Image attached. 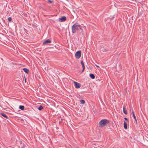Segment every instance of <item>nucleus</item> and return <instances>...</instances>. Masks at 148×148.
I'll use <instances>...</instances> for the list:
<instances>
[{
  "instance_id": "f257e3e1",
  "label": "nucleus",
  "mask_w": 148,
  "mask_h": 148,
  "mask_svg": "<svg viewBox=\"0 0 148 148\" xmlns=\"http://www.w3.org/2000/svg\"><path fill=\"white\" fill-rule=\"evenodd\" d=\"M80 30H82V26L79 23H75L72 27V32L73 33L78 32Z\"/></svg>"
},
{
  "instance_id": "f03ea898",
  "label": "nucleus",
  "mask_w": 148,
  "mask_h": 148,
  "mask_svg": "<svg viewBox=\"0 0 148 148\" xmlns=\"http://www.w3.org/2000/svg\"><path fill=\"white\" fill-rule=\"evenodd\" d=\"M109 123V121L108 119H102L100 121L99 123V126L100 127H102L105 126L106 124H108Z\"/></svg>"
},
{
  "instance_id": "7ed1b4c3",
  "label": "nucleus",
  "mask_w": 148,
  "mask_h": 148,
  "mask_svg": "<svg viewBox=\"0 0 148 148\" xmlns=\"http://www.w3.org/2000/svg\"><path fill=\"white\" fill-rule=\"evenodd\" d=\"M81 55V52L80 51H77L75 53V56L76 58L78 59L79 58Z\"/></svg>"
},
{
  "instance_id": "20e7f679",
  "label": "nucleus",
  "mask_w": 148,
  "mask_h": 148,
  "mask_svg": "<svg viewBox=\"0 0 148 148\" xmlns=\"http://www.w3.org/2000/svg\"><path fill=\"white\" fill-rule=\"evenodd\" d=\"M132 116H133V118L134 119L135 121V123H136V124H137V120L136 116L135 114L134 111L133 110L132 108Z\"/></svg>"
},
{
  "instance_id": "39448f33",
  "label": "nucleus",
  "mask_w": 148,
  "mask_h": 148,
  "mask_svg": "<svg viewBox=\"0 0 148 148\" xmlns=\"http://www.w3.org/2000/svg\"><path fill=\"white\" fill-rule=\"evenodd\" d=\"M74 83L75 87L76 88H79L81 86V84L79 83L74 82Z\"/></svg>"
},
{
  "instance_id": "423d86ee",
  "label": "nucleus",
  "mask_w": 148,
  "mask_h": 148,
  "mask_svg": "<svg viewBox=\"0 0 148 148\" xmlns=\"http://www.w3.org/2000/svg\"><path fill=\"white\" fill-rule=\"evenodd\" d=\"M66 19V17L65 16H63L61 18H59V21L60 22H64L65 21Z\"/></svg>"
},
{
  "instance_id": "0eeeda50",
  "label": "nucleus",
  "mask_w": 148,
  "mask_h": 148,
  "mask_svg": "<svg viewBox=\"0 0 148 148\" xmlns=\"http://www.w3.org/2000/svg\"><path fill=\"white\" fill-rule=\"evenodd\" d=\"M51 42V40L49 39H47L43 42V44L44 45H46L47 44L49 43H50Z\"/></svg>"
},
{
  "instance_id": "6e6552de",
  "label": "nucleus",
  "mask_w": 148,
  "mask_h": 148,
  "mask_svg": "<svg viewBox=\"0 0 148 148\" xmlns=\"http://www.w3.org/2000/svg\"><path fill=\"white\" fill-rule=\"evenodd\" d=\"M0 114L3 117L7 119H8L10 120V121H11L10 120L9 118L8 117L5 113H0Z\"/></svg>"
},
{
  "instance_id": "1a4fd4ad",
  "label": "nucleus",
  "mask_w": 148,
  "mask_h": 148,
  "mask_svg": "<svg viewBox=\"0 0 148 148\" xmlns=\"http://www.w3.org/2000/svg\"><path fill=\"white\" fill-rule=\"evenodd\" d=\"M124 127L125 129H127V124L126 122L124 121Z\"/></svg>"
},
{
  "instance_id": "9d476101",
  "label": "nucleus",
  "mask_w": 148,
  "mask_h": 148,
  "mask_svg": "<svg viewBox=\"0 0 148 148\" xmlns=\"http://www.w3.org/2000/svg\"><path fill=\"white\" fill-rule=\"evenodd\" d=\"M23 70L26 73H28L29 72V70L26 68H24L23 69Z\"/></svg>"
},
{
  "instance_id": "9b49d317",
  "label": "nucleus",
  "mask_w": 148,
  "mask_h": 148,
  "mask_svg": "<svg viewBox=\"0 0 148 148\" xmlns=\"http://www.w3.org/2000/svg\"><path fill=\"white\" fill-rule=\"evenodd\" d=\"M90 76L91 78L93 79L95 78V76L93 74H90L89 75Z\"/></svg>"
},
{
  "instance_id": "f8f14e48",
  "label": "nucleus",
  "mask_w": 148,
  "mask_h": 148,
  "mask_svg": "<svg viewBox=\"0 0 148 148\" xmlns=\"http://www.w3.org/2000/svg\"><path fill=\"white\" fill-rule=\"evenodd\" d=\"M24 108H25V107L21 105V106H19V109H21L22 110H24Z\"/></svg>"
},
{
  "instance_id": "ddd939ff",
  "label": "nucleus",
  "mask_w": 148,
  "mask_h": 148,
  "mask_svg": "<svg viewBox=\"0 0 148 148\" xmlns=\"http://www.w3.org/2000/svg\"><path fill=\"white\" fill-rule=\"evenodd\" d=\"M123 112L125 114H127V110L125 109V108L124 107L123 108Z\"/></svg>"
},
{
  "instance_id": "4468645a",
  "label": "nucleus",
  "mask_w": 148,
  "mask_h": 148,
  "mask_svg": "<svg viewBox=\"0 0 148 148\" xmlns=\"http://www.w3.org/2000/svg\"><path fill=\"white\" fill-rule=\"evenodd\" d=\"M81 63L82 65V68H85L84 64V62L83 61H81Z\"/></svg>"
},
{
  "instance_id": "2eb2a0df",
  "label": "nucleus",
  "mask_w": 148,
  "mask_h": 148,
  "mask_svg": "<svg viewBox=\"0 0 148 148\" xmlns=\"http://www.w3.org/2000/svg\"><path fill=\"white\" fill-rule=\"evenodd\" d=\"M80 103L81 104H84L85 103V101L83 99H81L80 100Z\"/></svg>"
},
{
  "instance_id": "dca6fc26",
  "label": "nucleus",
  "mask_w": 148,
  "mask_h": 148,
  "mask_svg": "<svg viewBox=\"0 0 148 148\" xmlns=\"http://www.w3.org/2000/svg\"><path fill=\"white\" fill-rule=\"evenodd\" d=\"M43 108V107L42 106H40L38 108V109L39 110H41Z\"/></svg>"
},
{
  "instance_id": "f3484780",
  "label": "nucleus",
  "mask_w": 148,
  "mask_h": 148,
  "mask_svg": "<svg viewBox=\"0 0 148 148\" xmlns=\"http://www.w3.org/2000/svg\"><path fill=\"white\" fill-rule=\"evenodd\" d=\"M8 21L10 22L11 21H12V18L11 17H8Z\"/></svg>"
},
{
  "instance_id": "a211bd4d",
  "label": "nucleus",
  "mask_w": 148,
  "mask_h": 148,
  "mask_svg": "<svg viewBox=\"0 0 148 148\" xmlns=\"http://www.w3.org/2000/svg\"><path fill=\"white\" fill-rule=\"evenodd\" d=\"M47 2L50 3H52V1L51 0H48L47 1Z\"/></svg>"
},
{
  "instance_id": "6ab92c4d",
  "label": "nucleus",
  "mask_w": 148,
  "mask_h": 148,
  "mask_svg": "<svg viewBox=\"0 0 148 148\" xmlns=\"http://www.w3.org/2000/svg\"><path fill=\"white\" fill-rule=\"evenodd\" d=\"M124 119L126 120V121H128V119H127V118H126V117H125L124 118Z\"/></svg>"
},
{
  "instance_id": "aec40b11",
  "label": "nucleus",
  "mask_w": 148,
  "mask_h": 148,
  "mask_svg": "<svg viewBox=\"0 0 148 148\" xmlns=\"http://www.w3.org/2000/svg\"><path fill=\"white\" fill-rule=\"evenodd\" d=\"M85 68H83V69H82V72H83L84 71L85 69Z\"/></svg>"
},
{
  "instance_id": "412c9836",
  "label": "nucleus",
  "mask_w": 148,
  "mask_h": 148,
  "mask_svg": "<svg viewBox=\"0 0 148 148\" xmlns=\"http://www.w3.org/2000/svg\"><path fill=\"white\" fill-rule=\"evenodd\" d=\"M95 66L97 67H99V66H98V65H95Z\"/></svg>"
},
{
  "instance_id": "4be33fe9",
  "label": "nucleus",
  "mask_w": 148,
  "mask_h": 148,
  "mask_svg": "<svg viewBox=\"0 0 148 148\" xmlns=\"http://www.w3.org/2000/svg\"><path fill=\"white\" fill-rule=\"evenodd\" d=\"M8 120H7V121L8 122H9V121H10L8 119Z\"/></svg>"
},
{
  "instance_id": "5701e85b",
  "label": "nucleus",
  "mask_w": 148,
  "mask_h": 148,
  "mask_svg": "<svg viewBox=\"0 0 148 148\" xmlns=\"http://www.w3.org/2000/svg\"><path fill=\"white\" fill-rule=\"evenodd\" d=\"M25 82H26V81L25 79Z\"/></svg>"
}]
</instances>
